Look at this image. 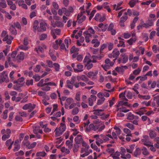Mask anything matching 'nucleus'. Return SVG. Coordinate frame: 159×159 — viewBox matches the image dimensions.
Instances as JSON below:
<instances>
[{
    "label": "nucleus",
    "instance_id": "cd10ccee",
    "mask_svg": "<svg viewBox=\"0 0 159 159\" xmlns=\"http://www.w3.org/2000/svg\"><path fill=\"white\" fill-rule=\"evenodd\" d=\"M7 5L5 0H0V10L1 8H4L7 7Z\"/></svg>",
    "mask_w": 159,
    "mask_h": 159
},
{
    "label": "nucleus",
    "instance_id": "c9c22d12",
    "mask_svg": "<svg viewBox=\"0 0 159 159\" xmlns=\"http://www.w3.org/2000/svg\"><path fill=\"white\" fill-rule=\"evenodd\" d=\"M46 152L43 151L42 152H37L36 153V157H44L46 156Z\"/></svg>",
    "mask_w": 159,
    "mask_h": 159
},
{
    "label": "nucleus",
    "instance_id": "49530a36",
    "mask_svg": "<svg viewBox=\"0 0 159 159\" xmlns=\"http://www.w3.org/2000/svg\"><path fill=\"white\" fill-rule=\"evenodd\" d=\"M136 40V37H134V38H131L129 40H128L127 42L130 45H131L133 43L135 42Z\"/></svg>",
    "mask_w": 159,
    "mask_h": 159
},
{
    "label": "nucleus",
    "instance_id": "2f4dec72",
    "mask_svg": "<svg viewBox=\"0 0 159 159\" xmlns=\"http://www.w3.org/2000/svg\"><path fill=\"white\" fill-rule=\"evenodd\" d=\"M39 26V21L37 20H35L34 21L33 24V29L34 32H36V30H37V27Z\"/></svg>",
    "mask_w": 159,
    "mask_h": 159
},
{
    "label": "nucleus",
    "instance_id": "1a4fd4ad",
    "mask_svg": "<svg viewBox=\"0 0 159 159\" xmlns=\"http://www.w3.org/2000/svg\"><path fill=\"white\" fill-rule=\"evenodd\" d=\"M154 20L148 18L146 21V23L143 24V27L146 28H148L153 25Z\"/></svg>",
    "mask_w": 159,
    "mask_h": 159
},
{
    "label": "nucleus",
    "instance_id": "6ab92c4d",
    "mask_svg": "<svg viewBox=\"0 0 159 159\" xmlns=\"http://www.w3.org/2000/svg\"><path fill=\"white\" fill-rule=\"evenodd\" d=\"M127 18L128 17L126 16H122L120 18L119 22L120 26L123 27L125 26L124 22L127 20Z\"/></svg>",
    "mask_w": 159,
    "mask_h": 159
},
{
    "label": "nucleus",
    "instance_id": "69168bd1",
    "mask_svg": "<svg viewBox=\"0 0 159 159\" xmlns=\"http://www.w3.org/2000/svg\"><path fill=\"white\" fill-rule=\"evenodd\" d=\"M105 98L103 97H102L101 98L98 100L97 104L98 105H100L102 104L104 101Z\"/></svg>",
    "mask_w": 159,
    "mask_h": 159
},
{
    "label": "nucleus",
    "instance_id": "72a5a7b5",
    "mask_svg": "<svg viewBox=\"0 0 159 159\" xmlns=\"http://www.w3.org/2000/svg\"><path fill=\"white\" fill-rule=\"evenodd\" d=\"M149 136L151 139L155 138L157 136V133L155 131L150 130L149 131Z\"/></svg>",
    "mask_w": 159,
    "mask_h": 159
},
{
    "label": "nucleus",
    "instance_id": "393cba45",
    "mask_svg": "<svg viewBox=\"0 0 159 159\" xmlns=\"http://www.w3.org/2000/svg\"><path fill=\"white\" fill-rule=\"evenodd\" d=\"M76 78L78 81L81 80L83 81H87L88 80V78L84 75L77 76Z\"/></svg>",
    "mask_w": 159,
    "mask_h": 159
},
{
    "label": "nucleus",
    "instance_id": "603ef678",
    "mask_svg": "<svg viewBox=\"0 0 159 159\" xmlns=\"http://www.w3.org/2000/svg\"><path fill=\"white\" fill-rule=\"evenodd\" d=\"M74 102V100L72 98H68L66 99L65 103L67 104L70 105L72 102Z\"/></svg>",
    "mask_w": 159,
    "mask_h": 159
},
{
    "label": "nucleus",
    "instance_id": "6e6552de",
    "mask_svg": "<svg viewBox=\"0 0 159 159\" xmlns=\"http://www.w3.org/2000/svg\"><path fill=\"white\" fill-rule=\"evenodd\" d=\"M141 141L144 145L147 146H149L150 145V144L152 143L151 141L149 140V137L146 135L143 136Z\"/></svg>",
    "mask_w": 159,
    "mask_h": 159
},
{
    "label": "nucleus",
    "instance_id": "9b49d317",
    "mask_svg": "<svg viewBox=\"0 0 159 159\" xmlns=\"http://www.w3.org/2000/svg\"><path fill=\"white\" fill-rule=\"evenodd\" d=\"M94 19L97 21H99L100 22H103L105 19V16L103 15L102 17L99 13H97L94 18Z\"/></svg>",
    "mask_w": 159,
    "mask_h": 159
},
{
    "label": "nucleus",
    "instance_id": "864d4df0",
    "mask_svg": "<svg viewBox=\"0 0 159 159\" xmlns=\"http://www.w3.org/2000/svg\"><path fill=\"white\" fill-rule=\"evenodd\" d=\"M141 69L140 68H138L137 69L134 70L133 72V74L135 75H138L139 74L141 71Z\"/></svg>",
    "mask_w": 159,
    "mask_h": 159
},
{
    "label": "nucleus",
    "instance_id": "b1692460",
    "mask_svg": "<svg viewBox=\"0 0 159 159\" xmlns=\"http://www.w3.org/2000/svg\"><path fill=\"white\" fill-rule=\"evenodd\" d=\"M103 110L96 109L93 110V112L94 114L98 116H102L104 114L103 112Z\"/></svg>",
    "mask_w": 159,
    "mask_h": 159
},
{
    "label": "nucleus",
    "instance_id": "f8f14e48",
    "mask_svg": "<svg viewBox=\"0 0 159 159\" xmlns=\"http://www.w3.org/2000/svg\"><path fill=\"white\" fill-rule=\"evenodd\" d=\"M96 96L94 95H91L88 99L89 105L92 106L93 105V102L96 99Z\"/></svg>",
    "mask_w": 159,
    "mask_h": 159
},
{
    "label": "nucleus",
    "instance_id": "e2e57ef3",
    "mask_svg": "<svg viewBox=\"0 0 159 159\" xmlns=\"http://www.w3.org/2000/svg\"><path fill=\"white\" fill-rule=\"evenodd\" d=\"M117 46L118 47H125V42L122 41H120L119 42V43L117 45Z\"/></svg>",
    "mask_w": 159,
    "mask_h": 159
},
{
    "label": "nucleus",
    "instance_id": "4d7b16f0",
    "mask_svg": "<svg viewBox=\"0 0 159 159\" xmlns=\"http://www.w3.org/2000/svg\"><path fill=\"white\" fill-rule=\"evenodd\" d=\"M61 151L62 152L65 153L66 154H69L70 152V151L68 149L64 147L62 148L61 149Z\"/></svg>",
    "mask_w": 159,
    "mask_h": 159
},
{
    "label": "nucleus",
    "instance_id": "c756f323",
    "mask_svg": "<svg viewBox=\"0 0 159 159\" xmlns=\"http://www.w3.org/2000/svg\"><path fill=\"white\" fill-rule=\"evenodd\" d=\"M143 154L145 156H148L149 154V152L147 148L145 147H143L141 149Z\"/></svg>",
    "mask_w": 159,
    "mask_h": 159
},
{
    "label": "nucleus",
    "instance_id": "5fc2aeb1",
    "mask_svg": "<svg viewBox=\"0 0 159 159\" xmlns=\"http://www.w3.org/2000/svg\"><path fill=\"white\" fill-rule=\"evenodd\" d=\"M18 114L21 117H26L27 116V114L25 111H19Z\"/></svg>",
    "mask_w": 159,
    "mask_h": 159
},
{
    "label": "nucleus",
    "instance_id": "c85d7f7f",
    "mask_svg": "<svg viewBox=\"0 0 159 159\" xmlns=\"http://www.w3.org/2000/svg\"><path fill=\"white\" fill-rule=\"evenodd\" d=\"M15 84H16L13 86V89H14L20 91L21 89L20 88L22 86V84H19L18 83H16Z\"/></svg>",
    "mask_w": 159,
    "mask_h": 159
},
{
    "label": "nucleus",
    "instance_id": "aec40b11",
    "mask_svg": "<svg viewBox=\"0 0 159 159\" xmlns=\"http://www.w3.org/2000/svg\"><path fill=\"white\" fill-rule=\"evenodd\" d=\"M7 76L6 72L3 71L0 75V83H2L6 80Z\"/></svg>",
    "mask_w": 159,
    "mask_h": 159
},
{
    "label": "nucleus",
    "instance_id": "0eeeda50",
    "mask_svg": "<svg viewBox=\"0 0 159 159\" xmlns=\"http://www.w3.org/2000/svg\"><path fill=\"white\" fill-rule=\"evenodd\" d=\"M120 54V52L117 48H115L113 50L112 53L108 55V57L110 58L113 57L115 59L113 60L115 61L117 59V57Z\"/></svg>",
    "mask_w": 159,
    "mask_h": 159
},
{
    "label": "nucleus",
    "instance_id": "9d476101",
    "mask_svg": "<svg viewBox=\"0 0 159 159\" xmlns=\"http://www.w3.org/2000/svg\"><path fill=\"white\" fill-rule=\"evenodd\" d=\"M47 48V47L45 45L43 44H42L40 45L39 46L38 48H36L34 49V51L38 52H40L41 53L43 52L44 49Z\"/></svg>",
    "mask_w": 159,
    "mask_h": 159
},
{
    "label": "nucleus",
    "instance_id": "0e129e2a",
    "mask_svg": "<svg viewBox=\"0 0 159 159\" xmlns=\"http://www.w3.org/2000/svg\"><path fill=\"white\" fill-rule=\"evenodd\" d=\"M33 84V80L31 79L30 80H27L26 81V84L27 86H29L30 85H32Z\"/></svg>",
    "mask_w": 159,
    "mask_h": 159
},
{
    "label": "nucleus",
    "instance_id": "7c9ffc66",
    "mask_svg": "<svg viewBox=\"0 0 159 159\" xmlns=\"http://www.w3.org/2000/svg\"><path fill=\"white\" fill-rule=\"evenodd\" d=\"M9 30L12 34L15 35L16 34L17 31L13 25H11V26L9 28Z\"/></svg>",
    "mask_w": 159,
    "mask_h": 159
},
{
    "label": "nucleus",
    "instance_id": "423d86ee",
    "mask_svg": "<svg viewBox=\"0 0 159 159\" xmlns=\"http://www.w3.org/2000/svg\"><path fill=\"white\" fill-rule=\"evenodd\" d=\"M98 129V125H94L93 124H90L89 126H86L85 129L86 132H90L91 131H96Z\"/></svg>",
    "mask_w": 159,
    "mask_h": 159
},
{
    "label": "nucleus",
    "instance_id": "79ce46f5",
    "mask_svg": "<svg viewBox=\"0 0 159 159\" xmlns=\"http://www.w3.org/2000/svg\"><path fill=\"white\" fill-rule=\"evenodd\" d=\"M138 97L140 99L146 100L149 99L150 98L149 95H142L140 94L138 95Z\"/></svg>",
    "mask_w": 159,
    "mask_h": 159
},
{
    "label": "nucleus",
    "instance_id": "052dcab7",
    "mask_svg": "<svg viewBox=\"0 0 159 159\" xmlns=\"http://www.w3.org/2000/svg\"><path fill=\"white\" fill-rule=\"evenodd\" d=\"M44 80L43 79H41L40 81L37 84V86L38 87H42L43 86H45L46 85H44L45 83H43Z\"/></svg>",
    "mask_w": 159,
    "mask_h": 159
},
{
    "label": "nucleus",
    "instance_id": "f257e3e1",
    "mask_svg": "<svg viewBox=\"0 0 159 159\" xmlns=\"http://www.w3.org/2000/svg\"><path fill=\"white\" fill-rule=\"evenodd\" d=\"M93 138L95 139L96 143L98 146H100L101 144L108 141L111 143H115L118 139L117 135L114 132H112L111 135L107 134L100 135L97 134L94 135Z\"/></svg>",
    "mask_w": 159,
    "mask_h": 159
},
{
    "label": "nucleus",
    "instance_id": "a211bd4d",
    "mask_svg": "<svg viewBox=\"0 0 159 159\" xmlns=\"http://www.w3.org/2000/svg\"><path fill=\"white\" fill-rule=\"evenodd\" d=\"M86 18V17L85 16H82L81 14L80 15L78 14L77 15V20H78V23L79 24L81 23L85 20Z\"/></svg>",
    "mask_w": 159,
    "mask_h": 159
},
{
    "label": "nucleus",
    "instance_id": "e433bc0d",
    "mask_svg": "<svg viewBox=\"0 0 159 159\" xmlns=\"http://www.w3.org/2000/svg\"><path fill=\"white\" fill-rule=\"evenodd\" d=\"M98 74V71H96L95 72L90 71L88 73L87 76L89 78H91L92 76H95Z\"/></svg>",
    "mask_w": 159,
    "mask_h": 159
},
{
    "label": "nucleus",
    "instance_id": "5701e85b",
    "mask_svg": "<svg viewBox=\"0 0 159 159\" xmlns=\"http://www.w3.org/2000/svg\"><path fill=\"white\" fill-rule=\"evenodd\" d=\"M75 143L77 144H80L83 141V139L81 135L79 134L76 136L75 139Z\"/></svg>",
    "mask_w": 159,
    "mask_h": 159
},
{
    "label": "nucleus",
    "instance_id": "4be33fe9",
    "mask_svg": "<svg viewBox=\"0 0 159 159\" xmlns=\"http://www.w3.org/2000/svg\"><path fill=\"white\" fill-rule=\"evenodd\" d=\"M86 84L85 83L82 82L75 81V83L74 84V86L76 88H78L80 87H83L86 86Z\"/></svg>",
    "mask_w": 159,
    "mask_h": 159
},
{
    "label": "nucleus",
    "instance_id": "338daca9",
    "mask_svg": "<svg viewBox=\"0 0 159 159\" xmlns=\"http://www.w3.org/2000/svg\"><path fill=\"white\" fill-rule=\"evenodd\" d=\"M50 87L48 86H43L41 88V89L43 91H48L50 89Z\"/></svg>",
    "mask_w": 159,
    "mask_h": 159
},
{
    "label": "nucleus",
    "instance_id": "7ed1b4c3",
    "mask_svg": "<svg viewBox=\"0 0 159 159\" xmlns=\"http://www.w3.org/2000/svg\"><path fill=\"white\" fill-rule=\"evenodd\" d=\"M1 37L3 38L2 40L3 41H6L8 44H11L12 40L13 39V37L11 35L9 36L7 32L5 30H3L1 34Z\"/></svg>",
    "mask_w": 159,
    "mask_h": 159
},
{
    "label": "nucleus",
    "instance_id": "f704fd0d",
    "mask_svg": "<svg viewBox=\"0 0 159 159\" xmlns=\"http://www.w3.org/2000/svg\"><path fill=\"white\" fill-rule=\"evenodd\" d=\"M92 43L94 44L93 45L94 47H98L100 44V42L97 39H93L92 41Z\"/></svg>",
    "mask_w": 159,
    "mask_h": 159
},
{
    "label": "nucleus",
    "instance_id": "ddd939ff",
    "mask_svg": "<svg viewBox=\"0 0 159 159\" xmlns=\"http://www.w3.org/2000/svg\"><path fill=\"white\" fill-rule=\"evenodd\" d=\"M46 25L44 23L41 22L39 24V26L37 27V31L39 32H43L46 30Z\"/></svg>",
    "mask_w": 159,
    "mask_h": 159
},
{
    "label": "nucleus",
    "instance_id": "bb28decb",
    "mask_svg": "<svg viewBox=\"0 0 159 159\" xmlns=\"http://www.w3.org/2000/svg\"><path fill=\"white\" fill-rule=\"evenodd\" d=\"M77 69L74 68V71L76 72H80L83 71V66L81 64H78L77 66Z\"/></svg>",
    "mask_w": 159,
    "mask_h": 159
},
{
    "label": "nucleus",
    "instance_id": "39448f33",
    "mask_svg": "<svg viewBox=\"0 0 159 159\" xmlns=\"http://www.w3.org/2000/svg\"><path fill=\"white\" fill-rule=\"evenodd\" d=\"M121 57L118 58L117 60L119 63H125L128 61V57L125 53L122 54L120 55Z\"/></svg>",
    "mask_w": 159,
    "mask_h": 159
},
{
    "label": "nucleus",
    "instance_id": "09e8293b",
    "mask_svg": "<svg viewBox=\"0 0 159 159\" xmlns=\"http://www.w3.org/2000/svg\"><path fill=\"white\" fill-rule=\"evenodd\" d=\"M85 66L86 68V69L89 70L92 68L93 66V65L91 62H89L86 63L85 64Z\"/></svg>",
    "mask_w": 159,
    "mask_h": 159
},
{
    "label": "nucleus",
    "instance_id": "a18cd8bd",
    "mask_svg": "<svg viewBox=\"0 0 159 159\" xmlns=\"http://www.w3.org/2000/svg\"><path fill=\"white\" fill-rule=\"evenodd\" d=\"M105 62L107 65H109L111 66H113L114 64V62L111 61L108 58L106 59L105 60Z\"/></svg>",
    "mask_w": 159,
    "mask_h": 159
},
{
    "label": "nucleus",
    "instance_id": "de8ad7c7",
    "mask_svg": "<svg viewBox=\"0 0 159 159\" xmlns=\"http://www.w3.org/2000/svg\"><path fill=\"white\" fill-rule=\"evenodd\" d=\"M136 2V0H130L129 3V4L131 7H133L135 5Z\"/></svg>",
    "mask_w": 159,
    "mask_h": 159
},
{
    "label": "nucleus",
    "instance_id": "dca6fc26",
    "mask_svg": "<svg viewBox=\"0 0 159 159\" xmlns=\"http://www.w3.org/2000/svg\"><path fill=\"white\" fill-rule=\"evenodd\" d=\"M35 105L34 104H32L31 103H29L24 105L22 107V109L24 110H26L28 109H33L35 108Z\"/></svg>",
    "mask_w": 159,
    "mask_h": 159
},
{
    "label": "nucleus",
    "instance_id": "473e14b6",
    "mask_svg": "<svg viewBox=\"0 0 159 159\" xmlns=\"http://www.w3.org/2000/svg\"><path fill=\"white\" fill-rule=\"evenodd\" d=\"M141 150L139 148H136L135 151L134 152V155L135 157H137L141 154Z\"/></svg>",
    "mask_w": 159,
    "mask_h": 159
},
{
    "label": "nucleus",
    "instance_id": "4468645a",
    "mask_svg": "<svg viewBox=\"0 0 159 159\" xmlns=\"http://www.w3.org/2000/svg\"><path fill=\"white\" fill-rule=\"evenodd\" d=\"M61 30L60 29H57L51 30V34L54 39L56 38L57 36L55 34L59 35L60 34Z\"/></svg>",
    "mask_w": 159,
    "mask_h": 159
},
{
    "label": "nucleus",
    "instance_id": "3c124183",
    "mask_svg": "<svg viewBox=\"0 0 159 159\" xmlns=\"http://www.w3.org/2000/svg\"><path fill=\"white\" fill-rule=\"evenodd\" d=\"M36 143L35 142L31 144L30 143L27 149H30L34 148L36 146Z\"/></svg>",
    "mask_w": 159,
    "mask_h": 159
},
{
    "label": "nucleus",
    "instance_id": "4c0bfd02",
    "mask_svg": "<svg viewBox=\"0 0 159 159\" xmlns=\"http://www.w3.org/2000/svg\"><path fill=\"white\" fill-rule=\"evenodd\" d=\"M66 129V127L65 124L63 123H61L60 124V126L58 129L59 130L63 132Z\"/></svg>",
    "mask_w": 159,
    "mask_h": 159
},
{
    "label": "nucleus",
    "instance_id": "6e6d98bb",
    "mask_svg": "<svg viewBox=\"0 0 159 159\" xmlns=\"http://www.w3.org/2000/svg\"><path fill=\"white\" fill-rule=\"evenodd\" d=\"M53 66H54V68L56 71H58L60 69V65L57 63H53Z\"/></svg>",
    "mask_w": 159,
    "mask_h": 159
},
{
    "label": "nucleus",
    "instance_id": "f03ea898",
    "mask_svg": "<svg viewBox=\"0 0 159 159\" xmlns=\"http://www.w3.org/2000/svg\"><path fill=\"white\" fill-rule=\"evenodd\" d=\"M17 52V51L16 50L13 51L11 56V57L13 61L19 63L24 60L25 58V53L23 52H20L19 54H18L16 57Z\"/></svg>",
    "mask_w": 159,
    "mask_h": 159
},
{
    "label": "nucleus",
    "instance_id": "f3484780",
    "mask_svg": "<svg viewBox=\"0 0 159 159\" xmlns=\"http://www.w3.org/2000/svg\"><path fill=\"white\" fill-rule=\"evenodd\" d=\"M6 0L8 5L10 7V8L13 10H15L16 9L15 4L13 3L11 0Z\"/></svg>",
    "mask_w": 159,
    "mask_h": 159
},
{
    "label": "nucleus",
    "instance_id": "ea45409f",
    "mask_svg": "<svg viewBox=\"0 0 159 159\" xmlns=\"http://www.w3.org/2000/svg\"><path fill=\"white\" fill-rule=\"evenodd\" d=\"M79 49L78 48H76L75 46H73L70 49V52L71 53H77L79 51Z\"/></svg>",
    "mask_w": 159,
    "mask_h": 159
},
{
    "label": "nucleus",
    "instance_id": "37998d69",
    "mask_svg": "<svg viewBox=\"0 0 159 159\" xmlns=\"http://www.w3.org/2000/svg\"><path fill=\"white\" fill-rule=\"evenodd\" d=\"M79 112V109L77 107H75L73 108L71 111V114L75 115L77 114Z\"/></svg>",
    "mask_w": 159,
    "mask_h": 159
},
{
    "label": "nucleus",
    "instance_id": "bf43d9fd",
    "mask_svg": "<svg viewBox=\"0 0 159 159\" xmlns=\"http://www.w3.org/2000/svg\"><path fill=\"white\" fill-rule=\"evenodd\" d=\"M55 132H56L55 135L56 137H58L60 136L63 133L62 132L59 131V129H55Z\"/></svg>",
    "mask_w": 159,
    "mask_h": 159
},
{
    "label": "nucleus",
    "instance_id": "c03bdc74",
    "mask_svg": "<svg viewBox=\"0 0 159 159\" xmlns=\"http://www.w3.org/2000/svg\"><path fill=\"white\" fill-rule=\"evenodd\" d=\"M125 126L128 127L129 128L132 130H133L134 129V125L130 123H128L125 124Z\"/></svg>",
    "mask_w": 159,
    "mask_h": 159
},
{
    "label": "nucleus",
    "instance_id": "680f3d73",
    "mask_svg": "<svg viewBox=\"0 0 159 159\" xmlns=\"http://www.w3.org/2000/svg\"><path fill=\"white\" fill-rule=\"evenodd\" d=\"M66 144L67 146H68V147L71 149L72 148V142L70 141L69 140H67L66 141Z\"/></svg>",
    "mask_w": 159,
    "mask_h": 159
},
{
    "label": "nucleus",
    "instance_id": "13d9d810",
    "mask_svg": "<svg viewBox=\"0 0 159 159\" xmlns=\"http://www.w3.org/2000/svg\"><path fill=\"white\" fill-rule=\"evenodd\" d=\"M79 144H77L76 143L74 145L73 148V151L74 152H77L79 150V146L78 145Z\"/></svg>",
    "mask_w": 159,
    "mask_h": 159
},
{
    "label": "nucleus",
    "instance_id": "8fccbe9b",
    "mask_svg": "<svg viewBox=\"0 0 159 159\" xmlns=\"http://www.w3.org/2000/svg\"><path fill=\"white\" fill-rule=\"evenodd\" d=\"M46 62L47 64V66H48L50 68H52L53 67V63L50 60H47L46 61Z\"/></svg>",
    "mask_w": 159,
    "mask_h": 159
},
{
    "label": "nucleus",
    "instance_id": "a19ab883",
    "mask_svg": "<svg viewBox=\"0 0 159 159\" xmlns=\"http://www.w3.org/2000/svg\"><path fill=\"white\" fill-rule=\"evenodd\" d=\"M123 131L124 133L127 134V136H132L131 131L129 129L127 128H124L123 129Z\"/></svg>",
    "mask_w": 159,
    "mask_h": 159
},
{
    "label": "nucleus",
    "instance_id": "20e7f679",
    "mask_svg": "<svg viewBox=\"0 0 159 159\" xmlns=\"http://www.w3.org/2000/svg\"><path fill=\"white\" fill-rule=\"evenodd\" d=\"M76 81V77L75 76L72 77L70 79V80H67L66 81V87L68 88L72 89L74 86V84L75 83Z\"/></svg>",
    "mask_w": 159,
    "mask_h": 159
},
{
    "label": "nucleus",
    "instance_id": "58836bf2",
    "mask_svg": "<svg viewBox=\"0 0 159 159\" xmlns=\"http://www.w3.org/2000/svg\"><path fill=\"white\" fill-rule=\"evenodd\" d=\"M127 116V119L129 120H133L134 119V115L131 112H129L126 115Z\"/></svg>",
    "mask_w": 159,
    "mask_h": 159
},
{
    "label": "nucleus",
    "instance_id": "2eb2a0df",
    "mask_svg": "<svg viewBox=\"0 0 159 159\" xmlns=\"http://www.w3.org/2000/svg\"><path fill=\"white\" fill-rule=\"evenodd\" d=\"M125 106L129 107H131V104H129L127 102H125L124 101H119L117 105V107H119L120 106Z\"/></svg>",
    "mask_w": 159,
    "mask_h": 159
},
{
    "label": "nucleus",
    "instance_id": "774afa93",
    "mask_svg": "<svg viewBox=\"0 0 159 159\" xmlns=\"http://www.w3.org/2000/svg\"><path fill=\"white\" fill-rule=\"evenodd\" d=\"M47 34H42L39 36V39L41 40H44L47 37Z\"/></svg>",
    "mask_w": 159,
    "mask_h": 159
},
{
    "label": "nucleus",
    "instance_id": "a878e982",
    "mask_svg": "<svg viewBox=\"0 0 159 159\" xmlns=\"http://www.w3.org/2000/svg\"><path fill=\"white\" fill-rule=\"evenodd\" d=\"M13 141H12L11 139L7 140L5 143V145L7 147H8V149L10 150L11 149L12 145L13 144Z\"/></svg>",
    "mask_w": 159,
    "mask_h": 159
},
{
    "label": "nucleus",
    "instance_id": "412c9836",
    "mask_svg": "<svg viewBox=\"0 0 159 159\" xmlns=\"http://www.w3.org/2000/svg\"><path fill=\"white\" fill-rule=\"evenodd\" d=\"M63 25V24L60 21H56L55 23H52V26L54 28H55L56 27H62Z\"/></svg>",
    "mask_w": 159,
    "mask_h": 159
}]
</instances>
